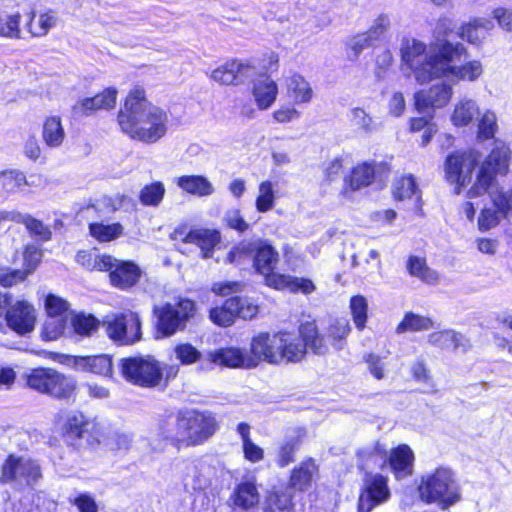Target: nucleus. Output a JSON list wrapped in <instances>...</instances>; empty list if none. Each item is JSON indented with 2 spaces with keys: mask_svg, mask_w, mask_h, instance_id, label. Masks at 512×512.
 <instances>
[{
  "mask_svg": "<svg viewBox=\"0 0 512 512\" xmlns=\"http://www.w3.org/2000/svg\"><path fill=\"white\" fill-rule=\"evenodd\" d=\"M510 159L509 147L501 141H495V147L480 167L476 180L467 192V197L474 198L488 192L493 206L481 211L478 226L487 231L497 226L501 219L507 218L512 209V191H503L494 187L497 174L505 173Z\"/></svg>",
  "mask_w": 512,
  "mask_h": 512,
  "instance_id": "f257e3e1",
  "label": "nucleus"
},
{
  "mask_svg": "<svg viewBox=\"0 0 512 512\" xmlns=\"http://www.w3.org/2000/svg\"><path fill=\"white\" fill-rule=\"evenodd\" d=\"M464 52L461 43L450 41L436 43L427 52L426 45L414 38H404L401 42V71L404 76H413L417 83L424 84L442 77L449 68V61L459 59Z\"/></svg>",
  "mask_w": 512,
  "mask_h": 512,
  "instance_id": "f03ea898",
  "label": "nucleus"
},
{
  "mask_svg": "<svg viewBox=\"0 0 512 512\" xmlns=\"http://www.w3.org/2000/svg\"><path fill=\"white\" fill-rule=\"evenodd\" d=\"M246 259L252 260L256 271L265 277L268 286L277 290L287 289L291 292L310 294L315 290L313 282L306 278L274 272L279 260L276 249L266 240L257 238L245 240L235 246L228 254L230 263L242 264Z\"/></svg>",
  "mask_w": 512,
  "mask_h": 512,
  "instance_id": "7ed1b4c3",
  "label": "nucleus"
},
{
  "mask_svg": "<svg viewBox=\"0 0 512 512\" xmlns=\"http://www.w3.org/2000/svg\"><path fill=\"white\" fill-rule=\"evenodd\" d=\"M168 113L148 100L145 89L135 85L130 89V138L154 144L168 131Z\"/></svg>",
  "mask_w": 512,
  "mask_h": 512,
  "instance_id": "20e7f679",
  "label": "nucleus"
},
{
  "mask_svg": "<svg viewBox=\"0 0 512 512\" xmlns=\"http://www.w3.org/2000/svg\"><path fill=\"white\" fill-rule=\"evenodd\" d=\"M23 379L27 388L53 400L71 403L77 398V380L56 368L34 367L23 375Z\"/></svg>",
  "mask_w": 512,
  "mask_h": 512,
  "instance_id": "39448f33",
  "label": "nucleus"
},
{
  "mask_svg": "<svg viewBox=\"0 0 512 512\" xmlns=\"http://www.w3.org/2000/svg\"><path fill=\"white\" fill-rule=\"evenodd\" d=\"M59 435L67 446L79 449L100 444L103 432L99 423L81 411H70L56 420Z\"/></svg>",
  "mask_w": 512,
  "mask_h": 512,
  "instance_id": "423d86ee",
  "label": "nucleus"
},
{
  "mask_svg": "<svg viewBox=\"0 0 512 512\" xmlns=\"http://www.w3.org/2000/svg\"><path fill=\"white\" fill-rule=\"evenodd\" d=\"M420 497L427 503L439 502L446 508L460 498L453 473L447 468H438L422 476L418 487Z\"/></svg>",
  "mask_w": 512,
  "mask_h": 512,
  "instance_id": "0eeeda50",
  "label": "nucleus"
},
{
  "mask_svg": "<svg viewBox=\"0 0 512 512\" xmlns=\"http://www.w3.org/2000/svg\"><path fill=\"white\" fill-rule=\"evenodd\" d=\"M179 429L176 439L185 440L186 446L199 445L216 432L217 421L211 414L188 411L179 415Z\"/></svg>",
  "mask_w": 512,
  "mask_h": 512,
  "instance_id": "6e6552de",
  "label": "nucleus"
},
{
  "mask_svg": "<svg viewBox=\"0 0 512 512\" xmlns=\"http://www.w3.org/2000/svg\"><path fill=\"white\" fill-rule=\"evenodd\" d=\"M195 313L196 305L189 299H181L174 305L167 304L159 312L157 332L162 336H171L177 331L183 330Z\"/></svg>",
  "mask_w": 512,
  "mask_h": 512,
  "instance_id": "1a4fd4ad",
  "label": "nucleus"
},
{
  "mask_svg": "<svg viewBox=\"0 0 512 512\" xmlns=\"http://www.w3.org/2000/svg\"><path fill=\"white\" fill-rule=\"evenodd\" d=\"M390 495L387 477L378 473L366 472L362 479L358 511L370 512L374 507L387 502Z\"/></svg>",
  "mask_w": 512,
  "mask_h": 512,
  "instance_id": "9d476101",
  "label": "nucleus"
},
{
  "mask_svg": "<svg viewBox=\"0 0 512 512\" xmlns=\"http://www.w3.org/2000/svg\"><path fill=\"white\" fill-rule=\"evenodd\" d=\"M6 326L19 336L30 334L37 323V311L26 299L12 300L4 314Z\"/></svg>",
  "mask_w": 512,
  "mask_h": 512,
  "instance_id": "9b49d317",
  "label": "nucleus"
},
{
  "mask_svg": "<svg viewBox=\"0 0 512 512\" xmlns=\"http://www.w3.org/2000/svg\"><path fill=\"white\" fill-rule=\"evenodd\" d=\"M477 165V156L474 152L451 154L445 162L447 180L455 184V193L460 194L462 187L472 179V172Z\"/></svg>",
  "mask_w": 512,
  "mask_h": 512,
  "instance_id": "f8f14e48",
  "label": "nucleus"
},
{
  "mask_svg": "<svg viewBox=\"0 0 512 512\" xmlns=\"http://www.w3.org/2000/svg\"><path fill=\"white\" fill-rule=\"evenodd\" d=\"M281 339L277 333H260L253 337L250 344L248 364L256 367L260 362L265 361L270 364H279Z\"/></svg>",
  "mask_w": 512,
  "mask_h": 512,
  "instance_id": "ddd939ff",
  "label": "nucleus"
},
{
  "mask_svg": "<svg viewBox=\"0 0 512 512\" xmlns=\"http://www.w3.org/2000/svg\"><path fill=\"white\" fill-rule=\"evenodd\" d=\"M217 477V467L212 459L201 458L185 463L183 470V482L185 487L192 490H204L208 488Z\"/></svg>",
  "mask_w": 512,
  "mask_h": 512,
  "instance_id": "4468645a",
  "label": "nucleus"
},
{
  "mask_svg": "<svg viewBox=\"0 0 512 512\" xmlns=\"http://www.w3.org/2000/svg\"><path fill=\"white\" fill-rule=\"evenodd\" d=\"M130 380L143 387H155L162 380L161 367L151 356L130 357Z\"/></svg>",
  "mask_w": 512,
  "mask_h": 512,
  "instance_id": "2eb2a0df",
  "label": "nucleus"
},
{
  "mask_svg": "<svg viewBox=\"0 0 512 512\" xmlns=\"http://www.w3.org/2000/svg\"><path fill=\"white\" fill-rule=\"evenodd\" d=\"M117 94L114 87H107L91 97L80 99L73 106V112L81 117H89L101 110L113 109L116 106Z\"/></svg>",
  "mask_w": 512,
  "mask_h": 512,
  "instance_id": "dca6fc26",
  "label": "nucleus"
},
{
  "mask_svg": "<svg viewBox=\"0 0 512 512\" xmlns=\"http://www.w3.org/2000/svg\"><path fill=\"white\" fill-rule=\"evenodd\" d=\"M69 364L77 371L111 377L113 374L112 357L108 354L71 355Z\"/></svg>",
  "mask_w": 512,
  "mask_h": 512,
  "instance_id": "f3484780",
  "label": "nucleus"
},
{
  "mask_svg": "<svg viewBox=\"0 0 512 512\" xmlns=\"http://www.w3.org/2000/svg\"><path fill=\"white\" fill-rule=\"evenodd\" d=\"M232 505L241 510H250L258 506L260 493L253 476L244 478L239 482L230 495Z\"/></svg>",
  "mask_w": 512,
  "mask_h": 512,
  "instance_id": "a211bd4d",
  "label": "nucleus"
},
{
  "mask_svg": "<svg viewBox=\"0 0 512 512\" xmlns=\"http://www.w3.org/2000/svg\"><path fill=\"white\" fill-rule=\"evenodd\" d=\"M452 96V87L447 84H437L428 90H420L415 94V105L419 112L429 108H442Z\"/></svg>",
  "mask_w": 512,
  "mask_h": 512,
  "instance_id": "6ab92c4d",
  "label": "nucleus"
},
{
  "mask_svg": "<svg viewBox=\"0 0 512 512\" xmlns=\"http://www.w3.org/2000/svg\"><path fill=\"white\" fill-rule=\"evenodd\" d=\"M255 72V68L249 64L230 61L213 70L211 78L224 85L243 83Z\"/></svg>",
  "mask_w": 512,
  "mask_h": 512,
  "instance_id": "aec40b11",
  "label": "nucleus"
},
{
  "mask_svg": "<svg viewBox=\"0 0 512 512\" xmlns=\"http://www.w3.org/2000/svg\"><path fill=\"white\" fill-rule=\"evenodd\" d=\"M211 362L231 368H253L248 364L250 361L249 351L236 347L220 348L209 352Z\"/></svg>",
  "mask_w": 512,
  "mask_h": 512,
  "instance_id": "412c9836",
  "label": "nucleus"
},
{
  "mask_svg": "<svg viewBox=\"0 0 512 512\" xmlns=\"http://www.w3.org/2000/svg\"><path fill=\"white\" fill-rule=\"evenodd\" d=\"M281 344L279 345V364L283 362H299L306 354V345L303 338L289 332H279Z\"/></svg>",
  "mask_w": 512,
  "mask_h": 512,
  "instance_id": "4be33fe9",
  "label": "nucleus"
},
{
  "mask_svg": "<svg viewBox=\"0 0 512 512\" xmlns=\"http://www.w3.org/2000/svg\"><path fill=\"white\" fill-rule=\"evenodd\" d=\"M374 176L375 169L372 164L362 163L357 165L344 180L343 195L350 198L352 192L369 186L373 182Z\"/></svg>",
  "mask_w": 512,
  "mask_h": 512,
  "instance_id": "5701e85b",
  "label": "nucleus"
},
{
  "mask_svg": "<svg viewBox=\"0 0 512 512\" xmlns=\"http://www.w3.org/2000/svg\"><path fill=\"white\" fill-rule=\"evenodd\" d=\"M428 342L441 349H450L465 353L470 348L469 340L454 330L433 332L428 335Z\"/></svg>",
  "mask_w": 512,
  "mask_h": 512,
  "instance_id": "b1692460",
  "label": "nucleus"
},
{
  "mask_svg": "<svg viewBox=\"0 0 512 512\" xmlns=\"http://www.w3.org/2000/svg\"><path fill=\"white\" fill-rule=\"evenodd\" d=\"M357 456L358 467L364 470L365 473L370 472L369 470L382 468L388 462L387 450L379 443L360 449Z\"/></svg>",
  "mask_w": 512,
  "mask_h": 512,
  "instance_id": "393cba45",
  "label": "nucleus"
},
{
  "mask_svg": "<svg viewBox=\"0 0 512 512\" xmlns=\"http://www.w3.org/2000/svg\"><path fill=\"white\" fill-rule=\"evenodd\" d=\"M414 455L407 445H400L391 451L388 462L397 479L405 478L412 474Z\"/></svg>",
  "mask_w": 512,
  "mask_h": 512,
  "instance_id": "a878e982",
  "label": "nucleus"
},
{
  "mask_svg": "<svg viewBox=\"0 0 512 512\" xmlns=\"http://www.w3.org/2000/svg\"><path fill=\"white\" fill-rule=\"evenodd\" d=\"M277 94V84L268 76L258 79L253 85L252 95L260 110L270 108L275 102Z\"/></svg>",
  "mask_w": 512,
  "mask_h": 512,
  "instance_id": "bb28decb",
  "label": "nucleus"
},
{
  "mask_svg": "<svg viewBox=\"0 0 512 512\" xmlns=\"http://www.w3.org/2000/svg\"><path fill=\"white\" fill-rule=\"evenodd\" d=\"M41 137L49 148H58L64 143L66 132L60 116L51 115L44 119Z\"/></svg>",
  "mask_w": 512,
  "mask_h": 512,
  "instance_id": "cd10ccee",
  "label": "nucleus"
},
{
  "mask_svg": "<svg viewBox=\"0 0 512 512\" xmlns=\"http://www.w3.org/2000/svg\"><path fill=\"white\" fill-rule=\"evenodd\" d=\"M183 241L196 244L201 249L203 258H209L220 241V234L216 230L194 229L186 234Z\"/></svg>",
  "mask_w": 512,
  "mask_h": 512,
  "instance_id": "c85d7f7f",
  "label": "nucleus"
},
{
  "mask_svg": "<svg viewBox=\"0 0 512 512\" xmlns=\"http://www.w3.org/2000/svg\"><path fill=\"white\" fill-rule=\"evenodd\" d=\"M299 334L303 338L306 350L311 349L313 353L318 355H324L328 352L327 337L319 334L314 322L302 323L299 327Z\"/></svg>",
  "mask_w": 512,
  "mask_h": 512,
  "instance_id": "c756f323",
  "label": "nucleus"
},
{
  "mask_svg": "<svg viewBox=\"0 0 512 512\" xmlns=\"http://www.w3.org/2000/svg\"><path fill=\"white\" fill-rule=\"evenodd\" d=\"M287 95L294 103H308L313 97V90L309 82L300 74H293L286 78Z\"/></svg>",
  "mask_w": 512,
  "mask_h": 512,
  "instance_id": "7c9ffc66",
  "label": "nucleus"
},
{
  "mask_svg": "<svg viewBox=\"0 0 512 512\" xmlns=\"http://www.w3.org/2000/svg\"><path fill=\"white\" fill-rule=\"evenodd\" d=\"M477 116H480L477 102L472 99L463 98L455 104L451 121L457 127H465L471 124Z\"/></svg>",
  "mask_w": 512,
  "mask_h": 512,
  "instance_id": "2f4dec72",
  "label": "nucleus"
},
{
  "mask_svg": "<svg viewBox=\"0 0 512 512\" xmlns=\"http://www.w3.org/2000/svg\"><path fill=\"white\" fill-rule=\"evenodd\" d=\"M27 15L28 21L25 26L32 37L46 36L57 22V18L53 15L51 10L40 13L37 20L35 10H30Z\"/></svg>",
  "mask_w": 512,
  "mask_h": 512,
  "instance_id": "473e14b6",
  "label": "nucleus"
},
{
  "mask_svg": "<svg viewBox=\"0 0 512 512\" xmlns=\"http://www.w3.org/2000/svg\"><path fill=\"white\" fill-rule=\"evenodd\" d=\"M177 185L187 193L203 197L214 192L211 182L201 175H185L177 179Z\"/></svg>",
  "mask_w": 512,
  "mask_h": 512,
  "instance_id": "72a5a7b5",
  "label": "nucleus"
},
{
  "mask_svg": "<svg viewBox=\"0 0 512 512\" xmlns=\"http://www.w3.org/2000/svg\"><path fill=\"white\" fill-rule=\"evenodd\" d=\"M36 268V263H28L24 265L23 269H12L6 266L0 267V287L8 289L24 282Z\"/></svg>",
  "mask_w": 512,
  "mask_h": 512,
  "instance_id": "f704fd0d",
  "label": "nucleus"
},
{
  "mask_svg": "<svg viewBox=\"0 0 512 512\" xmlns=\"http://www.w3.org/2000/svg\"><path fill=\"white\" fill-rule=\"evenodd\" d=\"M351 326L346 318L335 319L326 329V337L335 350H342L346 345V337Z\"/></svg>",
  "mask_w": 512,
  "mask_h": 512,
  "instance_id": "c9c22d12",
  "label": "nucleus"
},
{
  "mask_svg": "<svg viewBox=\"0 0 512 512\" xmlns=\"http://www.w3.org/2000/svg\"><path fill=\"white\" fill-rule=\"evenodd\" d=\"M464 51H466L465 48ZM464 54L465 52H463L459 59L449 61V68L445 71V73L442 76L451 75L459 80L468 81H474L477 78H479L483 72L482 65L479 61H470L461 67L452 65L453 62L461 60Z\"/></svg>",
  "mask_w": 512,
  "mask_h": 512,
  "instance_id": "e433bc0d",
  "label": "nucleus"
},
{
  "mask_svg": "<svg viewBox=\"0 0 512 512\" xmlns=\"http://www.w3.org/2000/svg\"><path fill=\"white\" fill-rule=\"evenodd\" d=\"M433 327L434 322L431 318L413 312H407L396 327V333L421 332L430 330Z\"/></svg>",
  "mask_w": 512,
  "mask_h": 512,
  "instance_id": "4c0bfd02",
  "label": "nucleus"
},
{
  "mask_svg": "<svg viewBox=\"0 0 512 512\" xmlns=\"http://www.w3.org/2000/svg\"><path fill=\"white\" fill-rule=\"evenodd\" d=\"M75 259L79 265L89 271H104L111 268V255H94L89 250H80Z\"/></svg>",
  "mask_w": 512,
  "mask_h": 512,
  "instance_id": "58836bf2",
  "label": "nucleus"
},
{
  "mask_svg": "<svg viewBox=\"0 0 512 512\" xmlns=\"http://www.w3.org/2000/svg\"><path fill=\"white\" fill-rule=\"evenodd\" d=\"M102 323L111 340L120 345L126 343L127 323L124 314L106 316Z\"/></svg>",
  "mask_w": 512,
  "mask_h": 512,
  "instance_id": "ea45409f",
  "label": "nucleus"
},
{
  "mask_svg": "<svg viewBox=\"0 0 512 512\" xmlns=\"http://www.w3.org/2000/svg\"><path fill=\"white\" fill-rule=\"evenodd\" d=\"M493 27V22L484 18H477L461 27L460 38L475 44L485 36V33Z\"/></svg>",
  "mask_w": 512,
  "mask_h": 512,
  "instance_id": "a19ab883",
  "label": "nucleus"
},
{
  "mask_svg": "<svg viewBox=\"0 0 512 512\" xmlns=\"http://www.w3.org/2000/svg\"><path fill=\"white\" fill-rule=\"evenodd\" d=\"M407 270L411 276L417 277L427 284H435L439 279L437 272L427 266L425 259L417 256L409 257Z\"/></svg>",
  "mask_w": 512,
  "mask_h": 512,
  "instance_id": "79ce46f5",
  "label": "nucleus"
},
{
  "mask_svg": "<svg viewBox=\"0 0 512 512\" xmlns=\"http://www.w3.org/2000/svg\"><path fill=\"white\" fill-rule=\"evenodd\" d=\"M71 326L75 334L90 337L99 329L100 321L92 314L80 312L71 318Z\"/></svg>",
  "mask_w": 512,
  "mask_h": 512,
  "instance_id": "37998d69",
  "label": "nucleus"
},
{
  "mask_svg": "<svg viewBox=\"0 0 512 512\" xmlns=\"http://www.w3.org/2000/svg\"><path fill=\"white\" fill-rule=\"evenodd\" d=\"M89 234L98 242H110L118 238L123 231L120 223L104 224L102 222H91L88 226Z\"/></svg>",
  "mask_w": 512,
  "mask_h": 512,
  "instance_id": "c03bdc74",
  "label": "nucleus"
},
{
  "mask_svg": "<svg viewBox=\"0 0 512 512\" xmlns=\"http://www.w3.org/2000/svg\"><path fill=\"white\" fill-rule=\"evenodd\" d=\"M316 466L313 460L302 462L295 468L290 478V485L300 491L306 490L312 481Z\"/></svg>",
  "mask_w": 512,
  "mask_h": 512,
  "instance_id": "a18cd8bd",
  "label": "nucleus"
},
{
  "mask_svg": "<svg viewBox=\"0 0 512 512\" xmlns=\"http://www.w3.org/2000/svg\"><path fill=\"white\" fill-rule=\"evenodd\" d=\"M68 326V316L46 317L42 328L41 337L45 341H54L62 337Z\"/></svg>",
  "mask_w": 512,
  "mask_h": 512,
  "instance_id": "49530a36",
  "label": "nucleus"
},
{
  "mask_svg": "<svg viewBox=\"0 0 512 512\" xmlns=\"http://www.w3.org/2000/svg\"><path fill=\"white\" fill-rule=\"evenodd\" d=\"M21 456L8 454L0 466V483H14L19 479V473L22 463Z\"/></svg>",
  "mask_w": 512,
  "mask_h": 512,
  "instance_id": "de8ad7c7",
  "label": "nucleus"
},
{
  "mask_svg": "<svg viewBox=\"0 0 512 512\" xmlns=\"http://www.w3.org/2000/svg\"><path fill=\"white\" fill-rule=\"evenodd\" d=\"M103 272H109L112 286L120 289L128 287V260L117 261L111 256V268Z\"/></svg>",
  "mask_w": 512,
  "mask_h": 512,
  "instance_id": "09e8293b",
  "label": "nucleus"
},
{
  "mask_svg": "<svg viewBox=\"0 0 512 512\" xmlns=\"http://www.w3.org/2000/svg\"><path fill=\"white\" fill-rule=\"evenodd\" d=\"M353 322L359 330H363L368 319V301L363 295L351 297L349 303Z\"/></svg>",
  "mask_w": 512,
  "mask_h": 512,
  "instance_id": "8fccbe9b",
  "label": "nucleus"
},
{
  "mask_svg": "<svg viewBox=\"0 0 512 512\" xmlns=\"http://www.w3.org/2000/svg\"><path fill=\"white\" fill-rule=\"evenodd\" d=\"M263 512H293L291 497L283 492H271L265 500Z\"/></svg>",
  "mask_w": 512,
  "mask_h": 512,
  "instance_id": "3c124183",
  "label": "nucleus"
},
{
  "mask_svg": "<svg viewBox=\"0 0 512 512\" xmlns=\"http://www.w3.org/2000/svg\"><path fill=\"white\" fill-rule=\"evenodd\" d=\"M165 191L162 182L145 185L140 191L139 200L145 206L157 207L162 202Z\"/></svg>",
  "mask_w": 512,
  "mask_h": 512,
  "instance_id": "603ef678",
  "label": "nucleus"
},
{
  "mask_svg": "<svg viewBox=\"0 0 512 512\" xmlns=\"http://www.w3.org/2000/svg\"><path fill=\"white\" fill-rule=\"evenodd\" d=\"M233 305H235L234 302L229 298L222 306L212 308L209 312L211 321L222 327L232 325L235 321V315L232 310Z\"/></svg>",
  "mask_w": 512,
  "mask_h": 512,
  "instance_id": "864d4df0",
  "label": "nucleus"
},
{
  "mask_svg": "<svg viewBox=\"0 0 512 512\" xmlns=\"http://www.w3.org/2000/svg\"><path fill=\"white\" fill-rule=\"evenodd\" d=\"M22 223L25 225L29 235L41 242H47L52 238V231L41 220L26 215Z\"/></svg>",
  "mask_w": 512,
  "mask_h": 512,
  "instance_id": "5fc2aeb1",
  "label": "nucleus"
},
{
  "mask_svg": "<svg viewBox=\"0 0 512 512\" xmlns=\"http://www.w3.org/2000/svg\"><path fill=\"white\" fill-rule=\"evenodd\" d=\"M417 193L416 181L412 175L402 176L393 184V195L397 200L410 199Z\"/></svg>",
  "mask_w": 512,
  "mask_h": 512,
  "instance_id": "6e6d98bb",
  "label": "nucleus"
},
{
  "mask_svg": "<svg viewBox=\"0 0 512 512\" xmlns=\"http://www.w3.org/2000/svg\"><path fill=\"white\" fill-rule=\"evenodd\" d=\"M27 185V179L23 172L18 170H6L0 172V186L9 193Z\"/></svg>",
  "mask_w": 512,
  "mask_h": 512,
  "instance_id": "4d7b16f0",
  "label": "nucleus"
},
{
  "mask_svg": "<svg viewBox=\"0 0 512 512\" xmlns=\"http://www.w3.org/2000/svg\"><path fill=\"white\" fill-rule=\"evenodd\" d=\"M19 477L25 481L27 486H33L42 478L41 466L34 459L22 458Z\"/></svg>",
  "mask_w": 512,
  "mask_h": 512,
  "instance_id": "13d9d810",
  "label": "nucleus"
},
{
  "mask_svg": "<svg viewBox=\"0 0 512 512\" xmlns=\"http://www.w3.org/2000/svg\"><path fill=\"white\" fill-rule=\"evenodd\" d=\"M497 118L494 112L486 110L478 122L477 137L480 140L492 139L497 131Z\"/></svg>",
  "mask_w": 512,
  "mask_h": 512,
  "instance_id": "bf43d9fd",
  "label": "nucleus"
},
{
  "mask_svg": "<svg viewBox=\"0 0 512 512\" xmlns=\"http://www.w3.org/2000/svg\"><path fill=\"white\" fill-rule=\"evenodd\" d=\"M275 195L273 184L270 181H263L259 185V193L256 198V209L259 212H267L274 206Z\"/></svg>",
  "mask_w": 512,
  "mask_h": 512,
  "instance_id": "052dcab7",
  "label": "nucleus"
},
{
  "mask_svg": "<svg viewBox=\"0 0 512 512\" xmlns=\"http://www.w3.org/2000/svg\"><path fill=\"white\" fill-rule=\"evenodd\" d=\"M21 15L16 13L6 17L0 16V37L19 39L21 30Z\"/></svg>",
  "mask_w": 512,
  "mask_h": 512,
  "instance_id": "680f3d73",
  "label": "nucleus"
},
{
  "mask_svg": "<svg viewBox=\"0 0 512 512\" xmlns=\"http://www.w3.org/2000/svg\"><path fill=\"white\" fill-rule=\"evenodd\" d=\"M69 309L68 302L52 293H49L45 298V312L46 317H62L68 316Z\"/></svg>",
  "mask_w": 512,
  "mask_h": 512,
  "instance_id": "e2e57ef3",
  "label": "nucleus"
},
{
  "mask_svg": "<svg viewBox=\"0 0 512 512\" xmlns=\"http://www.w3.org/2000/svg\"><path fill=\"white\" fill-rule=\"evenodd\" d=\"M231 301L236 304L232 307L235 318L252 319L258 313L257 305L253 304L248 298L236 296L232 297Z\"/></svg>",
  "mask_w": 512,
  "mask_h": 512,
  "instance_id": "0e129e2a",
  "label": "nucleus"
},
{
  "mask_svg": "<svg viewBox=\"0 0 512 512\" xmlns=\"http://www.w3.org/2000/svg\"><path fill=\"white\" fill-rule=\"evenodd\" d=\"M179 416L176 419L169 418L160 426L161 436L174 446L185 445V440L176 439L180 433Z\"/></svg>",
  "mask_w": 512,
  "mask_h": 512,
  "instance_id": "69168bd1",
  "label": "nucleus"
},
{
  "mask_svg": "<svg viewBox=\"0 0 512 512\" xmlns=\"http://www.w3.org/2000/svg\"><path fill=\"white\" fill-rule=\"evenodd\" d=\"M176 358L183 365H191L201 358V352L190 343H182L174 349Z\"/></svg>",
  "mask_w": 512,
  "mask_h": 512,
  "instance_id": "338daca9",
  "label": "nucleus"
},
{
  "mask_svg": "<svg viewBox=\"0 0 512 512\" xmlns=\"http://www.w3.org/2000/svg\"><path fill=\"white\" fill-rule=\"evenodd\" d=\"M351 121L358 129L366 133L375 130V123L372 117L362 108L356 107L351 110Z\"/></svg>",
  "mask_w": 512,
  "mask_h": 512,
  "instance_id": "774afa93",
  "label": "nucleus"
}]
</instances>
